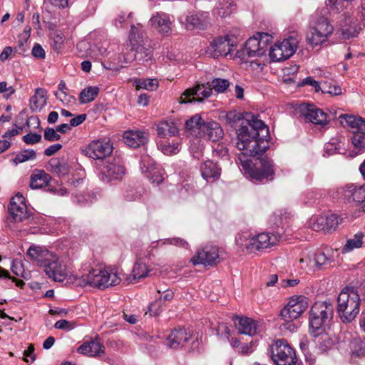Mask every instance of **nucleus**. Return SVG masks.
I'll list each match as a JSON object with an SVG mask.
<instances>
[{"label":"nucleus","mask_w":365,"mask_h":365,"mask_svg":"<svg viewBox=\"0 0 365 365\" xmlns=\"http://www.w3.org/2000/svg\"><path fill=\"white\" fill-rule=\"evenodd\" d=\"M26 254L31 260L35 261L39 267L43 268L53 253L42 247L31 245Z\"/></svg>","instance_id":"nucleus-23"},{"label":"nucleus","mask_w":365,"mask_h":365,"mask_svg":"<svg viewBox=\"0 0 365 365\" xmlns=\"http://www.w3.org/2000/svg\"><path fill=\"white\" fill-rule=\"evenodd\" d=\"M113 147L110 140H96L91 142L82 150L83 153L91 158L100 160L102 164L111 158Z\"/></svg>","instance_id":"nucleus-11"},{"label":"nucleus","mask_w":365,"mask_h":365,"mask_svg":"<svg viewBox=\"0 0 365 365\" xmlns=\"http://www.w3.org/2000/svg\"><path fill=\"white\" fill-rule=\"evenodd\" d=\"M190 339L184 328L174 329L166 338V345L172 349L182 347Z\"/></svg>","instance_id":"nucleus-24"},{"label":"nucleus","mask_w":365,"mask_h":365,"mask_svg":"<svg viewBox=\"0 0 365 365\" xmlns=\"http://www.w3.org/2000/svg\"><path fill=\"white\" fill-rule=\"evenodd\" d=\"M43 138L49 142L56 141L61 139V135L58 133L56 128L47 127L44 130Z\"/></svg>","instance_id":"nucleus-53"},{"label":"nucleus","mask_w":365,"mask_h":365,"mask_svg":"<svg viewBox=\"0 0 365 365\" xmlns=\"http://www.w3.org/2000/svg\"><path fill=\"white\" fill-rule=\"evenodd\" d=\"M64 43L63 36L61 34H54L52 38V47L53 48L58 51L62 48Z\"/></svg>","instance_id":"nucleus-60"},{"label":"nucleus","mask_w":365,"mask_h":365,"mask_svg":"<svg viewBox=\"0 0 365 365\" xmlns=\"http://www.w3.org/2000/svg\"><path fill=\"white\" fill-rule=\"evenodd\" d=\"M185 21V27L187 30H205L210 24L209 13L202 11L189 14Z\"/></svg>","instance_id":"nucleus-20"},{"label":"nucleus","mask_w":365,"mask_h":365,"mask_svg":"<svg viewBox=\"0 0 365 365\" xmlns=\"http://www.w3.org/2000/svg\"><path fill=\"white\" fill-rule=\"evenodd\" d=\"M79 354L90 356H98L105 352V346L98 339L91 341L84 342L78 348Z\"/></svg>","instance_id":"nucleus-29"},{"label":"nucleus","mask_w":365,"mask_h":365,"mask_svg":"<svg viewBox=\"0 0 365 365\" xmlns=\"http://www.w3.org/2000/svg\"><path fill=\"white\" fill-rule=\"evenodd\" d=\"M99 91L98 86H88L84 88L79 94L80 103L84 104L93 101L98 95Z\"/></svg>","instance_id":"nucleus-40"},{"label":"nucleus","mask_w":365,"mask_h":365,"mask_svg":"<svg viewBox=\"0 0 365 365\" xmlns=\"http://www.w3.org/2000/svg\"><path fill=\"white\" fill-rule=\"evenodd\" d=\"M311 257L312 259L309 262H313L317 269H321L331 262V259L322 252H312Z\"/></svg>","instance_id":"nucleus-44"},{"label":"nucleus","mask_w":365,"mask_h":365,"mask_svg":"<svg viewBox=\"0 0 365 365\" xmlns=\"http://www.w3.org/2000/svg\"><path fill=\"white\" fill-rule=\"evenodd\" d=\"M321 336L319 344L322 350L325 351L327 349L331 348L334 344V341L329 335L322 334Z\"/></svg>","instance_id":"nucleus-58"},{"label":"nucleus","mask_w":365,"mask_h":365,"mask_svg":"<svg viewBox=\"0 0 365 365\" xmlns=\"http://www.w3.org/2000/svg\"><path fill=\"white\" fill-rule=\"evenodd\" d=\"M223 135V130L217 122L211 121L202 125L201 137H204L209 140L216 142L222 138Z\"/></svg>","instance_id":"nucleus-27"},{"label":"nucleus","mask_w":365,"mask_h":365,"mask_svg":"<svg viewBox=\"0 0 365 365\" xmlns=\"http://www.w3.org/2000/svg\"><path fill=\"white\" fill-rule=\"evenodd\" d=\"M281 237V235L273 234L270 236L268 232H262L253 236H251L247 232H245L236 239V242L242 250H246L248 252L251 253L275 245Z\"/></svg>","instance_id":"nucleus-5"},{"label":"nucleus","mask_w":365,"mask_h":365,"mask_svg":"<svg viewBox=\"0 0 365 365\" xmlns=\"http://www.w3.org/2000/svg\"><path fill=\"white\" fill-rule=\"evenodd\" d=\"M48 166L53 173L58 176L66 175L70 171V166L64 158H51L48 163Z\"/></svg>","instance_id":"nucleus-33"},{"label":"nucleus","mask_w":365,"mask_h":365,"mask_svg":"<svg viewBox=\"0 0 365 365\" xmlns=\"http://www.w3.org/2000/svg\"><path fill=\"white\" fill-rule=\"evenodd\" d=\"M51 176L43 170H35L31 175L30 187L32 189L42 188L48 185Z\"/></svg>","instance_id":"nucleus-32"},{"label":"nucleus","mask_w":365,"mask_h":365,"mask_svg":"<svg viewBox=\"0 0 365 365\" xmlns=\"http://www.w3.org/2000/svg\"><path fill=\"white\" fill-rule=\"evenodd\" d=\"M129 37L131 41L135 42L136 44H140L143 41V35L138 27L132 25Z\"/></svg>","instance_id":"nucleus-55"},{"label":"nucleus","mask_w":365,"mask_h":365,"mask_svg":"<svg viewBox=\"0 0 365 365\" xmlns=\"http://www.w3.org/2000/svg\"><path fill=\"white\" fill-rule=\"evenodd\" d=\"M141 194L135 188L128 190L125 194V198L127 201H135L140 199Z\"/></svg>","instance_id":"nucleus-62"},{"label":"nucleus","mask_w":365,"mask_h":365,"mask_svg":"<svg viewBox=\"0 0 365 365\" xmlns=\"http://www.w3.org/2000/svg\"><path fill=\"white\" fill-rule=\"evenodd\" d=\"M101 179L106 182L120 180L125 175V168L120 156H112L102 164Z\"/></svg>","instance_id":"nucleus-10"},{"label":"nucleus","mask_w":365,"mask_h":365,"mask_svg":"<svg viewBox=\"0 0 365 365\" xmlns=\"http://www.w3.org/2000/svg\"><path fill=\"white\" fill-rule=\"evenodd\" d=\"M361 298L354 287H346L339 294L336 312L343 323L352 322L360 311Z\"/></svg>","instance_id":"nucleus-2"},{"label":"nucleus","mask_w":365,"mask_h":365,"mask_svg":"<svg viewBox=\"0 0 365 365\" xmlns=\"http://www.w3.org/2000/svg\"><path fill=\"white\" fill-rule=\"evenodd\" d=\"M352 356L362 357L365 356V341L361 338H354L350 343Z\"/></svg>","instance_id":"nucleus-42"},{"label":"nucleus","mask_w":365,"mask_h":365,"mask_svg":"<svg viewBox=\"0 0 365 365\" xmlns=\"http://www.w3.org/2000/svg\"><path fill=\"white\" fill-rule=\"evenodd\" d=\"M212 155L214 157L224 158L228 157V149L223 144H216L213 146Z\"/></svg>","instance_id":"nucleus-54"},{"label":"nucleus","mask_w":365,"mask_h":365,"mask_svg":"<svg viewBox=\"0 0 365 365\" xmlns=\"http://www.w3.org/2000/svg\"><path fill=\"white\" fill-rule=\"evenodd\" d=\"M36 157V153L34 150L27 149L19 153L12 161L15 165H18L28 160H34Z\"/></svg>","instance_id":"nucleus-45"},{"label":"nucleus","mask_w":365,"mask_h":365,"mask_svg":"<svg viewBox=\"0 0 365 365\" xmlns=\"http://www.w3.org/2000/svg\"><path fill=\"white\" fill-rule=\"evenodd\" d=\"M360 29L356 21L350 16L345 15L340 24L341 36L344 39L357 36Z\"/></svg>","instance_id":"nucleus-26"},{"label":"nucleus","mask_w":365,"mask_h":365,"mask_svg":"<svg viewBox=\"0 0 365 365\" xmlns=\"http://www.w3.org/2000/svg\"><path fill=\"white\" fill-rule=\"evenodd\" d=\"M306 85H309L314 87L315 89V92H319V91H321L322 88V87L319 85L318 82L310 76L305 78L299 83L300 86H304Z\"/></svg>","instance_id":"nucleus-63"},{"label":"nucleus","mask_w":365,"mask_h":365,"mask_svg":"<svg viewBox=\"0 0 365 365\" xmlns=\"http://www.w3.org/2000/svg\"><path fill=\"white\" fill-rule=\"evenodd\" d=\"M308 307V299L303 295L290 298L287 304L281 310L280 316L285 322L284 327L290 331H294L297 326L292 323L298 319Z\"/></svg>","instance_id":"nucleus-6"},{"label":"nucleus","mask_w":365,"mask_h":365,"mask_svg":"<svg viewBox=\"0 0 365 365\" xmlns=\"http://www.w3.org/2000/svg\"><path fill=\"white\" fill-rule=\"evenodd\" d=\"M226 123L232 127L242 121L240 128L236 130L237 141L235 146L241 151L237 155L238 164L252 180L259 182L272 181L275 175L274 161L264 157L260 159V165L253 168L252 161L248 157L261 155L269 147V128L267 125L250 113L246 114V124H244L245 116L237 110H230L225 116Z\"/></svg>","instance_id":"nucleus-1"},{"label":"nucleus","mask_w":365,"mask_h":365,"mask_svg":"<svg viewBox=\"0 0 365 365\" xmlns=\"http://www.w3.org/2000/svg\"><path fill=\"white\" fill-rule=\"evenodd\" d=\"M156 130L160 138L172 137L178 133V128L173 122H160L157 125Z\"/></svg>","instance_id":"nucleus-39"},{"label":"nucleus","mask_w":365,"mask_h":365,"mask_svg":"<svg viewBox=\"0 0 365 365\" xmlns=\"http://www.w3.org/2000/svg\"><path fill=\"white\" fill-rule=\"evenodd\" d=\"M140 169L143 173H148V177L150 178L153 182L159 183L163 180L161 176H156V178H155V174L156 173L155 171L156 170L155 163L154 160L150 156L145 155L142 158L140 161Z\"/></svg>","instance_id":"nucleus-31"},{"label":"nucleus","mask_w":365,"mask_h":365,"mask_svg":"<svg viewBox=\"0 0 365 365\" xmlns=\"http://www.w3.org/2000/svg\"><path fill=\"white\" fill-rule=\"evenodd\" d=\"M341 222L342 218L336 214L321 215L316 217L312 229L316 231L329 232L335 230Z\"/></svg>","instance_id":"nucleus-19"},{"label":"nucleus","mask_w":365,"mask_h":365,"mask_svg":"<svg viewBox=\"0 0 365 365\" xmlns=\"http://www.w3.org/2000/svg\"><path fill=\"white\" fill-rule=\"evenodd\" d=\"M8 210L14 222L29 220L31 215V212L28 210L25 198L21 193H17L11 198Z\"/></svg>","instance_id":"nucleus-13"},{"label":"nucleus","mask_w":365,"mask_h":365,"mask_svg":"<svg viewBox=\"0 0 365 365\" xmlns=\"http://www.w3.org/2000/svg\"><path fill=\"white\" fill-rule=\"evenodd\" d=\"M235 44L227 36H220L210 42L208 48L209 53L214 58L220 56H226L230 53Z\"/></svg>","instance_id":"nucleus-18"},{"label":"nucleus","mask_w":365,"mask_h":365,"mask_svg":"<svg viewBox=\"0 0 365 365\" xmlns=\"http://www.w3.org/2000/svg\"><path fill=\"white\" fill-rule=\"evenodd\" d=\"M161 306V299L159 300H156L153 303L150 304V305L148 307L150 314L153 316L158 315L162 312V309L160 308Z\"/></svg>","instance_id":"nucleus-61"},{"label":"nucleus","mask_w":365,"mask_h":365,"mask_svg":"<svg viewBox=\"0 0 365 365\" xmlns=\"http://www.w3.org/2000/svg\"><path fill=\"white\" fill-rule=\"evenodd\" d=\"M311 252H309L307 254H303L302 257L299 259V262L302 264V268L307 269V268H314L315 267V265L313 262H309L312 257H311Z\"/></svg>","instance_id":"nucleus-59"},{"label":"nucleus","mask_w":365,"mask_h":365,"mask_svg":"<svg viewBox=\"0 0 365 365\" xmlns=\"http://www.w3.org/2000/svg\"><path fill=\"white\" fill-rule=\"evenodd\" d=\"M190 148L193 158L200 159L203 155L205 147L203 144L201 143V140L199 139V138H197L195 141H193Z\"/></svg>","instance_id":"nucleus-49"},{"label":"nucleus","mask_w":365,"mask_h":365,"mask_svg":"<svg viewBox=\"0 0 365 365\" xmlns=\"http://www.w3.org/2000/svg\"><path fill=\"white\" fill-rule=\"evenodd\" d=\"M218 257V248L216 246L206 245L196 252L191 261L193 264L207 266L215 264Z\"/></svg>","instance_id":"nucleus-17"},{"label":"nucleus","mask_w":365,"mask_h":365,"mask_svg":"<svg viewBox=\"0 0 365 365\" xmlns=\"http://www.w3.org/2000/svg\"><path fill=\"white\" fill-rule=\"evenodd\" d=\"M150 272L151 269L145 263L137 261L133 265L132 274L127 278V280L129 283H133L136 279L148 277Z\"/></svg>","instance_id":"nucleus-36"},{"label":"nucleus","mask_w":365,"mask_h":365,"mask_svg":"<svg viewBox=\"0 0 365 365\" xmlns=\"http://www.w3.org/2000/svg\"><path fill=\"white\" fill-rule=\"evenodd\" d=\"M137 88H143L149 91H154L158 87V82L156 79L138 80L136 82Z\"/></svg>","instance_id":"nucleus-48"},{"label":"nucleus","mask_w":365,"mask_h":365,"mask_svg":"<svg viewBox=\"0 0 365 365\" xmlns=\"http://www.w3.org/2000/svg\"><path fill=\"white\" fill-rule=\"evenodd\" d=\"M234 322L239 334L249 336L256 334L257 327L252 319L235 316L234 317Z\"/></svg>","instance_id":"nucleus-30"},{"label":"nucleus","mask_w":365,"mask_h":365,"mask_svg":"<svg viewBox=\"0 0 365 365\" xmlns=\"http://www.w3.org/2000/svg\"><path fill=\"white\" fill-rule=\"evenodd\" d=\"M30 31L31 29H29V31H25L24 38L20 40L18 43V45L14 48H13L15 53L25 56V53L28 51V48H26V41L30 36Z\"/></svg>","instance_id":"nucleus-50"},{"label":"nucleus","mask_w":365,"mask_h":365,"mask_svg":"<svg viewBox=\"0 0 365 365\" xmlns=\"http://www.w3.org/2000/svg\"><path fill=\"white\" fill-rule=\"evenodd\" d=\"M164 243H168L185 248H187L188 247V243L185 240L180 237L166 239Z\"/></svg>","instance_id":"nucleus-64"},{"label":"nucleus","mask_w":365,"mask_h":365,"mask_svg":"<svg viewBox=\"0 0 365 365\" xmlns=\"http://www.w3.org/2000/svg\"><path fill=\"white\" fill-rule=\"evenodd\" d=\"M205 124V122L202 120L201 116L196 114L185 122V129L187 132H190V134L194 133L195 135H197V138H201L202 125Z\"/></svg>","instance_id":"nucleus-38"},{"label":"nucleus","mask_w":365,"mask_h":365,"mask_svg":"<svg viewBox=\"0 0 365 365\" xmlns=\"http://www.w3.org/2000/svg\"><path fill=\"white\" fill-rule=\"evenodd\" d=\"M327 7L317 10L314 15L312 16L311 26L331 36L334 31V27L329 23L328 17L327 16Z\"/></svg>","instance_id":"nucleus-21"},{"label":"nucleus","mask_w":365,"mask_h":365,"mask_svg":"<svg viewBox=\"0 0 365 365\" xmlns=\"http://www.w3.org/2000/svg\"><path fill=\"white\" fill-rule=\"evenodd\" d=\"M333 314L334 307L330 302H315L309 311V334L314 337L324 334L326 326L332 319Z\"/></svg>","instance_id":"nucleus-3"},{"label":"nucleus","mask_w":365,"mask_h":365,"mask_svg":"<svg viewBox=\"0 0 365 365\" xmlns=\"http://www.w3.org/2000/svg\"><path fill=\"white\" fill-rule=\"evenodd\" d=\"M46 91L43 88H36L35 94L30 99V109L34 112L40 111L46 103Z\"/></svg>","instance_id":"nucleus-37"},{"label":"nucleus","mask_w":365,"mask_h":365,"mask_svg":"<svg viewBox=\"0 0 365 365\" xmlns=\"http://www.w3.org/2000/svg\"><path fill=\"white\" fill-rule=\"evenodd\" d=\"M41 135L36 133H30L23 136V141L27 145H34L41 140Z\"/></svg>","instance_id":"nucleus-56"},{"label":"nucleus","mask_w":365,"mask_h":365,"mask_svg":"<svg viewBox=\"0 0 365 365\" xmlns=\"http://www.w3.org/2000/svg\"><path fill=\"white\" fill-rule=\"evenodd\" d=\"M212 93L210 87H206L204 84H197L193 88L186 89L179 98L180 103H192L195 102L202 103L205 98Z\"/></svg>","instance_id":"nucleus-15"},{"label":"nucleus","mask_w":365,"mask_h":365,"mask_svg":"<svg viewBox=\"0 0 365 365\" xmlns=\"http://www.w3.org/2000/svg\"><path fill=\"white\" fill-rule=\"evenodd\" d=\"M75 327V324L66 320V319H61L57 321L55 324L54 327L58 329L65 330V331H70L72 330Z\"/></svg>","instance_id":"nucleus-57"},{"label":"nucleus","mask_w":365,"mask_h":365,"mask_svg":"<svg viewBox=\"0 0 365 365\" xmlns=\"http://www.w3.org/2000/svg\"><path fill=\"white\" fill-rule=\"evenodd\" d=\"M123 140L128 146L136 148L148 143V133L140 130H127L123 134Z\"/></svg>","instance_id":"nucleus-25"},{"label":"nucleus","mask_w":365,"mask_h":365,"mask_svg":"<svg viewBox=\"0 0 365 365\" xmlns=\"http://www.w3.org/2000/svg\"><path fill=\"white\" fill-rule=\"evenodd\" d=\"M300 116L313 124L325 125L328 123L327 114L316 106L309 103H303L299 106Z\"/></svg>","instance_id":"nucleus-14"},{"label":"nucleus","mask_w":365,"mask_h":365,"mask_svg":"<svg viewBox=\"0 0 365 365\" xmlns=\"http://www.w3.org/2000/svg\"><path fill=\"white\" fill-rule=\"evenodd\" d=\"M291 41H293V39H284L280 43L277 44L278 46L282 48V51H283L286 59L292 56L296 51L297 47Z\"/></svg>","instance_id":"nucleus-47"},{"label":"nucleus","mask_w":365,"mask_h":365,"mask_svg":"<svg viewBox=\"0 0 365 365\" xmlns=\"http://www.w3.org/2000/svg\"><path fill=\"white\" fill-rule=\"evenodd\" d=\"M150 25L160 34L168 36L171 32V21L169 16L165 13H157L150 19Z\"/></svg>","instance_id":"nucleus-22"},{"label":"nucleus","mask_w":365,"mask_h":365,"mask_svg":"<svg viewBox=\"0 0 365 365\" xmlns=\"http://www.w3.org/2000/svg\"><path fill=\"white\" fill-rule=\"evenodd\" d=\"M363 237L362 232H358L354 235L353 238L347 240L345 245L341 250L342 253H347L352 251L354 249L359 248L363 245Z\"/></svg>","instance_id":"nucleus-41"},{"label":"nucleus","mask_w":365,"mask_h":365,"mask_svg":"<svg viewBox=\"0 0 365 365\" xmlns=\"http://www.w3.org/2000/svg\"><path fill=\"white\" fill-rule=\"evenodd\" d=\"M230 83L227 79L216 78L211 82L212 90L219 93H225L229 88Z\"/></svg>","instance_id":"nucleus-46"},{"label":"nucleus","mask_w":365,"mask_h":365,"mask_svg":"<svg viewBox=\"0 0 365 365\" xmlns=\"http://www.w3.org/2000/svg\"><path fill=\"white\" fill-rule=\"evenodd\" d=\"M271 359L275 365H302L295 350L286 339L276 340L270 346Z\"/></svg>","instance_id":"nucleus-7"},{"label":"nucleus","mask_w":365,"mask_h":365,"mask_svg":"<svg viewBox=\"0 0 365 365\" xmlns=\"http://www.w3.org/2000/svg\"><path fill=\"white\" fill-rule=\"evenodd\" d=\"M339 118L344 119L348 126L356 129L351 140L355 149L363 151L365 149V120L361 116L348 114H341Z\"/></svg>","instance_id":"nucleus-9"},{"label":"nucleus","mask_w":365,"mask_h":365,"mask_svg":"<svg viewBox=\"0 0 365 365\" xmlns=\"http://www.w3.org/2000/svg\"><path fill=\"white\" fill-rule=\"evenodd\" d=\"M329 36V35L318 30L317 28H314L311 26L306 38L307 42L312 46L314 47L326 42Z\"/></svg>","instance_id":"nucleus-34"},{"label":"nucleus","mask_w":365,"mask_h":365,"mask_svg":"<svg viewBox=\"0 0 365 365\" xmlns=\"http://www.w3.org/2000/svg\"><path fill=\"white\" fill-rule=\"evenodd\" d=\"M271 38V36L267 33H258L257 36L250 38L246 41L242 51H238V56L244 59L245 57H261L265 55L267 51V43Z\"/></svg>","instance_id":"nucleus-8"},{"label":"nucleus","mask_w":365,"mask_h":365,"mask_svg":"<svg viewBox=\"0 0 365 365\" xmlns=\"http://www.w3.org/2000/svg\"><path fill=\"white\" fill-rule=\"evenodd\" d=\"M160 150L165 155L176 154L180 151V144L178 141L173 140L172 143L162 142L158 145Z\"/></svg>","instance_id":"nucleus-43"},{"label":"nucleus","mask_w":365,"mask_h":365,"mask_svg":"<svg viewBox=\"0 0 365 365\" xmlns=\"http://www.w3.org/2000/svg\"><path fill=\"white\" fill-rule=\"evenodd\" d=\"M43 269L48 277L55 282H62L68 276L66 266L59 260L58 257L54 254Z\"/></svg>","instance_id":"nucleus-16"},{"label":"nucleus","mask_w":365,"mask_h":365,"mask_svg":"<svg viewBox=\"0 0 365 365\" xmlns=\"http://www.w3.org/2000/svg\"><path fill=\"white\" fill-rule=\"evenodd\" d=\"M121 282V278L113 269L96 270L92 269L88 274L81 277L79 284L83 287L88 285L105 289L109 287L118 285Z\"/></svg>","instance_id":"nucleus-4"},{"label":"nucleus","mask_w":365,"mask_h":365,"mask_svg":"<svg viewBox=\"0 0 365 365\" xmlns=\"http://www.w3.org/2000/svg\"><path fill=\"white\" fill-rule=\"evenodd\" d=\"M338 192L341 198L355 202L360 210L365 211V185H346L341 187Z\"/></svg>","instance_id":"nucleus-12"},{"label":"nucleus","mask_w":365,"mask_h":365,"mask_svg":"<svg viewBox=\"0 0 365 365\" xmlns=\"http://www.w3.org/2000/svg\"><path fill=\"white\" fill-rule=\"evenodd\" d=\"M269 56L272 61H281L286 60L282 48L275 44L269 48Z\"/></svg>","instance_id":"nucleus-51"},{"label":"nucleus","mask_w":365,"mask_h":365,"mask_svg":"<svg viewBox=\"0 0 365 365\" xmlns=\"http://www.w3.org/2000/svg\"><path fill=\"white\" fill-rule=\"evenodd\" d=\"M235 6L232 0H217V4L212 11L213 15L225 18L232 13V7Z\"/></svg>","instance_id":"nucleus-35"},{"label":"nucleus","mask_w":365,"mask_h":365,"mask_svg":"<svg viewBox=\"0 0 365 365\" xmlns=\"http://www.w3.org/2000/svg\"><path fill=\"white\" fill-rule=\"evenodd\" d=\"M200 173L202 177L207 181L209 180L215 181L220 177L221 168L217 163L207 160L201 164Z\"/></svg>","instance_id":"nucleus-28"},{"label":"nucleus","mask_w":365,"mask_h":365,"mask_svg":"<svg viewBox=\"0 0 365 365\" xmlns=\"http://www.w3.org/2000/svg\"><path fill=\"white\" fill-rule=\"evenodd\" d=\"M321 91L323 93H329L331 96H338L341 93V88L340 86L331 85L327 82H324L323 83Z\"/></svg>","instance_id":"nucleus-52"}]
</instances>
